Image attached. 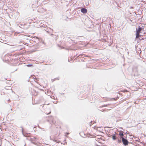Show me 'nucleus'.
<instances>
[{
  "mask_svg": "<svg viewBox=\"0 0 146 146\" xmlns=\"http://www.w3.org/2000/svg\"><path fill=\"white\" fill-rule=\"evenodd\" d=\"M122 130H119L118 132H119L118 134H117L115 132V134H113L112 135H111L110 137H111L112 139L114 141H115L117 140V139H121V137H124V132Z\"/></svg>",
  "mask_w": 146,
  "mask_h": 146,
  "instance_id": "nucleus-1",
  "label": "nucleus"
},
{
  "mask_svg": "<svg viewBox=\"0 0 146 146\" xmlns=\"http://www.w3.org/2000/svg\"><path fill=\"white\" fill-rule=\"evenodd\" d=\"M117 142L119 143H121L122 142L123 144L125 146H127L128 144L130 143L128 141L127 139L124 137H121V139H117Z\"/></svg>",
  "mask_w": 146,
  "mask_h": 146,
  "instance_id": "nucleus-2",
  "label": "nucleus"
},
{
  "mask_svg": "<svg viewBox=\"0 0 146 146\" xmlns=\"http://www.w3.org/2000/svg\"><path fill=\"white\" fill-rule=\"evenodd\" d=\"M83 56L82 57V58L81 60L82 61H84L86 59L85 58H83L84 57H87L90 58V56L87 55H86L85 54H83V53H82V54H80L78 55V54H76V55L74 56L75 57H79V58Z\"/></svg>",
  "mask_w": 146,
  "mask_h": 146,
  "instance_id": "nucleus-3",
  "label": "nucleus"
},
{
  "mask_svg": "<svg viewBox=\"0 0 146 146\" xmlns=\"http://www.w3.org/2000/svg\"><path fill=\"white\" fill-rule=\"evenodd\" d=\"M38 139L37 138L33 137V138H31L29 140L31 143L36 145V143H38Z\"/></svg>",
  "mask_w": 146,
  "mask_h": 146,
  "instance_id": "nucleus-4",
  "label": "nucleus"
},
{
  "mask_svg": "<svg viewBox=\"0 0 146 146\" xmlns=\"http://www.w3.org/2000/svg\"><path fill=\"white\" fill-rule=\"evenodd\" d=\"M144 27L143 26L142 27H139L138 28L136 29V32L140 33L141 31H143Z\"/></svg>",
  "mask_w": 146,
  "mask_h": 146,
  "instance_id": "nucleus-5",
  "label": "nucleus"
},
{
  "mask_svg": "<svg viewBox=\"0 0 146 146\" xmlns=\"http://www.w3.org/2000/svg\"><path fill=\"white\" fill-rule=\"evenodd\" d=\"M133 71L134 72V71H135V74H134V76H137L138 75V70H137V66H135L134 67L133 69Z\"/></svg>",
  "mask_w": 146,
  "mask_h": 146,
  "instance_id": "nucleus-6",
  "label": "nucleus"
},
{
  "mask_svg": "<svg viewBox=\"0 0 146 146\" xmlns=\"http://www.w3.org/2000/svg\"><path fill=\"white\" fill-rule=\"evenodd\" d=\"M87 11V10L85 8H82L81 9V11L84 14L86 13Z\"/></svg>",
  "mask_w": 146,
  "mask_h": 146,
  "instance_id": "nucleus-7",
  "label": "nucleus"
},
{
  "mask_svg": "<svg viewBox=\"0 0 146 146\" xmlns=\"http://www.w3.org/2000/svg\"><path fill=\"white\" fill-rule=\"evenodd\" d=\"M51 36H52L54 38L55 40H56V39L58 38V35H54L53 34H51Z\"/></svg>",
  "mask_w": 146,
  "mask_h": 146,
  "instance_id": "nucleus-8",
  "label": "nucleus"
},
{
  "mask_svg": "<svg viewBox=\"0 0 146 146\" xmlns=\"http://www.w3.org/2000/svg\"><path fill=\"white\" fill-rule=\"evenodd\" d=\"M141 36V35H140V33H138V32L137 33L136 32V38H139H139H140L141 36Z\"/></svg>",
  "mask_w": 146,
  "mask_h": 146,
  "instance_id": "nucleus-9",
  "label": "nucleus"
},
{
  "mask_svg": "<svg viewBox=\"0 0 146 146\" xmlns=\"http://www.w3.org/2000/svg\"><path fill=\"white\" fill-rule=\"evenodd\" d=\"M144 39H146V36H143L142 37H141V36L140 38H139V40H143Z\"/></svg>",
  "mask_w": 146,
  "mask_h": 146,
  "instance_id": "nucleus-10",
  "label": "nucleus"
},
{
  "mask_svg": "<svg viewBox=\"0 0 146 146\" xmlns=\"http://www.w3.org/2000/svg\"><path fill=\"white\" fill-rule=\"evenodd\" d=\"M22 133L23 135V136L25 137H27L28 135V134L27 133L25 134L23 132V128L22 129Z\"/></svg>",
  "mask_w": 146,
  "mask_h": 146,
  "instance_id": "nucleus-11",
  "label": "nucleus"
},
{
  "mask_svg": "<svg viewBox=\"0 0 146 146\" xmlns=\"http://www.w3.org/2000/svg\"><path fill=\"white\" fill-rule=\"evenodd\" d=\"M26 66L28 67H31L33 66L32 64H28L26 65Z\"/></svg>",
  "mask_w": 146,
  "mask_h": 146,
  "instance_id": "nucleus-12",
  "label": "nucleus"
},
{
  "mask_svg": "<svg viewBox=\"0 0 146 146\" xmlns=\"http://www.w3.org/2000/svg\"><path fill=\"white\" fill-rule=\"evenodd\" d=\"M31 77H32L34 79H36V80H38L37 78H36V77H35V76L34 75H33V76H31Z\"/></svg>",
  "mask_w": 146,
  "mask_h": 146,
  "instance_id": "nucleus-13",
  "label": "nucleus"
},
{
  "mask_svg": "<svg viewBox=\"0 0 146 146\" xmlns=\"http://www.w3.org/2000/svg\"><path fill=\"white\" fill-rule=\"evenodd\" d=\"M55 80H59V78H54V79H53L52 80V82H53Z\"/></svg>",
  "mask_w": 146,
  "mask_h": 146,
  "instance_id": "nucleus-14",
  "label": "nucleus"
},
{
  "mask_svg": "<svg viewBox=\"0 0 146 146\" xmlns=\"http://www.w3.org/2000/svg\"><path fill=\"white\" fill-rule=\"evenodd\" d=\"M50 97L51 98H52L53 99H54L55 98V97L54 96H50Z\"/></svg>",
  "mask_w": 146,
  "mask_h": 146,
  "instance_id": "nucleus-15",
  "label": "nucleus"
},
{
  "mask_svg": "<svg viewBox=\"0 0 146 146\" xmlns=\"http://www.w3.org/2000/svg\"><path fill=\"white\" fill-rule=\"evenodd\" d=\"M50 113H51V111H50L49 113L46 112L45 113L46 114L48 115V114H50Z\"/></svg>",
  "mask_w": 146,
  "mask_h": 146,
  "instance_id": "nucleus-16",
  "label": "nucleus"
},
{
  "mask_svg": "<svg viewBox=\"0 0 146 146\" xmlns=\"http://www.w3.org/2000/svg\"><path fill=\"white\" fill-rule=\"evenodd\" d=\"M2 41H4L3 40H2L1 39V40H0V42H2L3 43V42H2Z\"/></svg>",
  "mask_w": 146,
  "mask_h": 146,
  "instance_id": "nucleus-17",
  "label": "nucleus"
},
{
  "mask_svg": "<svg viewBox=\"0 0 146 146\" xmlns=\"http://www.w3.org/2000/svg\"><path fill=\"white\" fill-rule=\"evenodd\" d=\"M92 121H91V122H90V126H91L92 125Z\"/></svg>",
  "mask_w": 146,
  "mask_h": 146,
  "instance_id": "nucleus-18",
  "label": "nucleus"
},
{
  "mask_svg": "<svg viewBox=\"0 0 146 146\" xmlns=\"http://www.w3.org/2000/svg\"><path fill=\"white\" fill-rule=\"evenodd\" d=\"M108 105H110V104H108ZM107 105H108L107 104L104 105V106L106 107V106H107Z\"/></svg>",
  "mask_w": 146,
  "mask_h": 146,
  "instance_id": "nucleus-19",
  "label": "nucleus"
},
{
  "mask_svg": "<svg viewBox=\"0 0 146 146\" xmlns=\"http://www.w3.org/2000/svg\"><path fill=\"white\" fill-rule=\"evenodd\" d=\"M52 123L53 124H54L55 123L54 121L53 120L52 121Z\"/></svg>",
  "mask_w": 146,
  "mask_h": 146,
  "instance_id": "nucleus-20",
  "label": "nucleus"
},
{
  "mask_svg": "<svg viewBox=\"0 0 146 146\" xmlns=\"http://www.w3.org/2000/svg\"><path fill=\"white\" fill-rule=\"evenodd\" d=\"M66 135H68L69 134V133H66Z\"/></svg>",
  "mask_w": 146,
  "mask_h": 146,
  "instance_id": "nucleus-21",
  "label": "nucleus"
},
{
  "mask_svg": "<svg viewBox=\"0 0 146 146\" xmlns=\"http://www.w3.org/2000/svg\"><path fill=\"white\" fill-rule=\"evenodd\" d=\"M8 101H9L10 102V99H9L8 100Z\"/></svg>",
  "mask_w": 146,
  "mask_h": 146,
  "instance_id": "nucleus-22",
  "label": "nucleus"
},
{
  "mask_svg": "<svg viewBox=\"0 0 146 146\" xmlns=\"http://www.w3.org/2000/svg\"><path fill=\"white\" fill-rule=\"evenodd\" d=\"M135 141H137L138 142V140H135Z\"/></svg>",
  "mask_w": 146,
  "mask_h": 146,
  "instance_id": "nucleus-23",
  "label": "nucleus"
},
{
  "mask_svg": "<svg viewBox=\"0 0 146 146\" xmlns=\"http://www.w3.org/2000/svg\"><path fill=\"white\" fill-rule=\"evenodd\" d=\"M92 60H93L94 61V60H94V59H92Z\"/></svg>",
  "mask_w": 146,
  "mask_h": 146,
  "instance_id": "nucleus-24",
  "label": "nucleus"
},
{
  "mask_svg": "<svg viewBox=\"0 0 146 146\" xmlns=\"http://www.w3.org/2000/svg\"><path fill=\"white\" fill-rule=\"evenodd\" d=\"M17 70V69H16V70H15V71H16V70Z\"/></svg>",
  "mask_w": 146,
  "mask_h": 146,
  "instance_id": "nucleus-25",
  "label": "nucleus"
},
{
  "mask_svg": "<svg viewBox=\"0 0 146 146\" xmlns=\"http://www.w3.org/2000/svg\"><path fill=\"white\" fill-rule=\"evenodd\" d=\"M117 6H118V7H119V6H118V5H117Z\"/></svg>",
  "mask_w": 146,
  "mask_h": 146,
  "instance_id": "nucleus-26",
  "label": "nucleus"
},
{
  "mask_svg": "<svg viewBox=\"0 0 146 146\" xmlns=\"http://www.w3.org/2000/svg\"><path fill=\"white\" fill-rule=\"evenodd\" d=\"M96 122L95 121H94V123H96Z\"/></svg>",
  "mask_w": 146,
  "mask_h": 146,
  "instance_id": "nucleus-27",
  "label": "nucleus"
},
{
  "mask_svg": "<svg viewBox=\"0 0 146 146\" xmlns=\"http://www.w3.org/2000/svg\"><path fill=\"white\" fill-rule=\"evenodd\" d=\"M134 138H136V137H134Z\"/></svg>",
  "mask_w": 146,
  "mask_h": 146,
  "instance_id": "nucleus-28",
  "label": "nucleus"
}]
</instances>
